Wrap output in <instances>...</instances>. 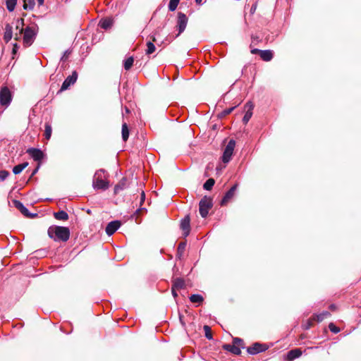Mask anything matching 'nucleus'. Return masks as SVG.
Masks as SVG:
<instances>
[{
	"mask_svg": "<svg viewBox=\"0 0 361 361\" xmlns=\"http://www.w3.org/2000/svg\"><path fill=\"white\" fill-rule=\"evenodd\" d=\"M48 235L54 241L66 242L70 238V230L68 227L51 226L48 228Z\"/></svg>",
	"mask_w": 361,
	"mask_h": 361,
	"instance_id": "nucleus-1",
	"label": "nucleus"
},
{
	"mask_svg": "<svg viewBox=\"0 0 361 361\" xmlns=\"http://www.w3.org/2000/svg\"><path fill=\"white\" fill-rule=\"evenodd\" d=\"M38 26L36 23H32L25 28L23 41L25 47H30L35 41L38 32Z\"/></svg>",
	"mask_w": 361,
	"mask_h": 361,
	"instance_id": "nucleus-2",
	"label": "nucleus"
},
{
	"mask_svg": "<svg viewBox=\"0 0 361 361\" xmlns=\"http://www.w3.org/2000/svg\"><path fill=\"white\" fill-rule=\"evenodd\" d=\"M104 169H99L94 175L92 180V187L94 190H105L109 188V182L102 177V173H104Z\"/></svg>",
	"mask_w": 361,
	"mask_h": 361,
	"instance_id": "nucleus-3",
	"label": "nucleus"
},
{
	"mask_svg": "<svg viewBox=\"0 0 361 361\" xmlns=\"http://www.w3.org/2000/svg\"><path fill=\"white\" fill-rule=\"evenodd\" d=\"M212 206L213 203L212 199L206 196L204 197L199 203V211L201 216L203 218L207 217Z\"/></svg>",
	"mask_w": 361,
	"mask_h": 361,
	"instance_id": "nucleus-4",
	"label": "nucleus"
},
{
	"mask_svg": "<svg viewBox=\"0 0 361 361\" xmlns=\"http://www.w3.org/2000/svg\"><path fill=\"white\" fill-rule=\"evenodd\" d=\"M235 146V142L234 140H231L227 145L226 146L223 156H222V161L224 163H228L230 161L231 157L233 155L234 148Z\"/></svg>",
	"mask_w": 361,
	"mask_h": 361,
	"instance_id": "nucleus-5",
	"label": "nucleus"
},
{
	"mask_svg": "<svg viewBox=\"0 0 361 361\" xmlns=\"http://www.w3.org/2000/svg\"><path fill=\"white\" fill-rule=\"evenodd\" d=\"M12 100L11 92L7 87H4L0 91V103L2 106H8Z\"/></svg>",
	"mask_w": 361,
	"mask_h": 361,
	"instance_id": "nucleus-6",
	"label": "nucleus"
},
{
	"mask_svg": "<svg viewBox=\"0 0 361 361\" xmlns=\"http://www.w3.org/2000/svg\"><path fill=\"white\" fill-rule=\"evenodd\" d=\"M77 79L78 73L74 71L71 75L68 76L65 79L58 93L67 90L71 85H73L76 82Z\"/></svg>",
	"mask_w": 361,
	"mask_h": 361,
	"instance_id": "nucleus-7",
	"label": "nucleus"
},
{
	"mask_svg": "<svg viewBox=\"0 0 361 361\" xmlns=\"http://www.w3.org/2000/svg\"><path fill=\"white\" fill-rule=\"evenodd\" d=\"M187 23H188V18L185 16V14H184L181 12H179L178 13L177 25H176V27H178V35L182 33L185 30V29L187 26Z\"/></svg>",
	"mask_w": 361,
	"mask_h": 361,
	"instance_id": "nucleus-8",
	"label": "nucleus"
},
{
	"mask_svg": "<svg viewBox=\"0 0 361 361\" xmlns=\"http://www.w3.org/2000/svg\"><path fill=\"white\" fill-rule=\"evenodd\" d=\"M267 347L264 344L255 343L252 345L247 349V352L250 355H256L257 353L265 351Z\"/></svg>",
	"mask_w": 361,
	"mask_h": 361,
	"instance_id": "nucleus-9",
	"label": "nucleus"
},
{
	"mask_svg": "<svg viewBox=\"0 0 361 361\" xmlns=\"http://www.w3.org/2000/svg\"><path fill=\"white\" fill-rule=\"evenodd\" d=\"M13 204L26 217L33 218L37 216V214L30 213L23 204L18 200H14Z\"/></svg>",
	"mask_w": 361,
	"mask_h": 361,
	"instance_id": "nucleus-10",
	"label": "nucleus"
},
{
	"mask_svg": "<svg viewBox=\"0 0 361 361\" xmlns=\"http://www.w3.org/2000/svg\"><path fill=\"white\" fill-rule=\"evenodd\" d=\"M190 219L189 215L185 216L180 222V228L183 231L184 237H187L190 234Z\"/></svg>",
	"mask_w": 361,
	"mask_h": 361,
	"instance_id": "nucleus-11",
	"label": "nucleus"
},
{
	"mask_svg": "<svg viewBox=\"0 0 361 361\" xmlns=\"http://www.w3.org/2000/svg\"><path fill=\"white\" fill-rule=\"evenodd\" d=\"M27 153L35 160L41 161L43 159L44 154L42 150L37 148H29L27 149Z\"/></svg>",
	"mask_w": 361,
	"mask_h": 361,
	"instance_id": "nucleus-12",
	"label": "nucleus"
},
{
	"mask_svg": "<svg viewBox=\"0 0 361 361\" xmlns=\"http://www.w3.org/2000/svg\"><path fill=\"white\" fill-rule=\"evenodd\" d=\"M121 224L119 221H113L109 222L106 227V233L108 235H113L121 226Z\"/></svg>",
	"mask_w": 361,
	"mask_h": 361,
	"instance_id": "nucleus-13",
	"label": "nucleus"
},
{
	"mask_svg": "<svg viewBox=\"0 0 361 361\" xmlns=\"http://www.w3.org/2000/svg\"><path fill=\"white\" fill-rule=\"evenodd\" d=\"M301 355V350L295 348L288 352L286 354V360L288 361H293V360L298 358Z\"/></svg>",
	"mask_w": 361,
	"mask_h": 361,
	"instance_id": "nucleus-14",
	"label": "nucleus"
},
{
	"mask_svg": "<svg viewBox=\"0 0 361 361\" xmlns=\"http://www.w3.org/2000/svg\"><path fill=\"white\" fill-rule=\"evenodd\" d=\"M237 189V185H234L231 189L225 194L224 197L221 200V204L227 203L233 196Z\"/></svg>",
	"mask_w": 361,
	"mask_h": 361,
	"instance_id": "nucleus-15",
	"label": "nucleus"
},
{
	"mask_svg": "<svg viewBox=\"0 0 361 361\" xmlns=\"http://www.w3.org/2000/svg\"><path fill=\"white\" fill-rule=\"evenodd\" d=\"M16 29L19 30V36L16 34V39L18 40L19 37H21V35L25 30L24 28V19L23 18H18L16 21Z\"/></svg>",
	"mask_w": 361,
	"mask_h": 361,
	"instance_id": "nucleus-16",
	"label": "nucleus"
},
{
	"mask_svg": "<svg viewBox=\"0 0 361 361\" xmlns=\"http://www.w3.org/2000/svg\"><path fill=\"white\" fill-rule=\"evenodd\" d=\"M13 37V27L9 24L5 25V32L4 39L6 42H8Z\"/></svg>",
	"mask_w": 361,
	"mask_h": 361,
	"instance_id": "nucleus-17",
	"label": "nucleus"
},
{
	"mask_svg": "<svg viewBox=\"0 0 361 361\" xmlns=\"http://www.w3.org/2000/svg\"><path fill=\"white\" fill-rule=\"evenodd\" d=\"M224 349L232 353L234 355H239L241 353L240 348L235 345L226 344L224 345Z\"/></svg>",
	"mask_w": 361,
	"mask_h": 361,
	"instance_id": "nucleus-18",
	"label": "nucleus"
},
{
	"mask_svg": "<svg viewBox=\"0 0 361 361\" xmlns=\"http://www.w3.org/2000/svg\"><path fill=\"white\" fill-rule=\"evenodd\" d=\"M52 133L51 123L50 120L46 121L44 123V137L48 140L50 139Z\"/></svg>",
	"mask_w": 361,
	"mask_h": 361,
	"instance_id": "nucleus-19",
	"label": "nucleus"
},
{
	"mask_svg": "<svg viewBox=\"0 0 361 361\" xmlns=\"http://www.w3.org/2000/svg\"><path fill=\"white\" fill-rule=\"evenodd\" d=\"M260 57L264 61H269L273 58V52L271 50L260 51Z\"/></svg>",
	"mask_w": 361,
	"mask_h": 361,
	"instance_id": "nucleus-20",
	"label": "nucleus"
},
{
	"mask_svg": "<svg viewBox=\"0 0 361 361\" xmlns=\"http://www.w3.org/2000/svg\"><path fill=\"white\" fill-rule=\"evenodd\" d=\"M121 134L122 140L124 142L127 141L129 137V128L127 123L124 121L122 123Z\"/></svg>",
	"mask_w": 361,
	"mask_h": 361,
	"instance_id": "nucleus-21",
	"label": "nucleus"
},
{
	"mask_svg": "<svg viewBox=\"0 0 361 361\" xmlns=\"http://www.w3.org/2000/svg\"><path fill=\"white\" fill-rule=\"evenodd\" d=\"M54 216L57 220L66 221L68 219V214L66 212L61 210L54 214Z\"/></svg>",
	"mask_w": 361,
	"mask_h": 361,
	"instance_id": "nucleus-22",
	"label": "nucleus"
},
{
	"mask_svg": "<svg viewBox=\"0 0 361 361\" xmlns=\"http://www.w3.org/2000/svg\"><path fill=\"white\" fill-rule=\"evenodd\" d=\"M112 24H113L112 20H111L109 18H104V19H102L99 21V25L102 28H103L104 30H107L111 27Z\"/></svg>",
	"mask_w": 361,
	"mask_h": 361,
	"instance_id": "nucleus-23",
	"label": "nucleus"
},
{
	"mask_svg": "<svg viewBox=\"0 0 361 361\" xmlns=\"http://www.w3.org/2000/svg\"><path fill=\"white\" fill-rule=\"evenodd\" d=\"M28 166L27 162H24L23 164H18L13 168V172L14 174H19L22 172L23 169H25Z\"/></svg>",
	"mask_w": 361,
	"mask_h": 361,
	"instance_id": "nucleus-24",
	"label": "nucleus"
},
{
	"mask_svg": "<svg viewBox=\"0 0 361 361\" xmlns=\"http://www.w3.org/2000/svg\"><path fill=\"white\" fill-rule=\"evenodd\" d=\"M185 286V281L183 279L177 278L173 282L172 287L175 288L176 289H181L183 288Z\"/></svg>",
	"mask_w": 361,
	"mask_h": 361,
	"instance_id": "nucleus-25",
	"label": "nucleus"
},
{
	"mask_svg": "<svg viewBox=\"0 0 361 361\" xmlns=\"http://www.w3.org/2000/svg\"><path fill=\"white\" fill-rule=\"evenodd\" d=\"M329 316L330 313L328 311H324L323 312L319 314L314 315L313 319L317 320V322H319L323 321L324 319L327 318Z\"/></svg>",
	"mask_w": 361,
	"mask_h": 361,
	"instance_id": "nucleus-26",
	"label": "nucleus"
},
{
	"mask_svg": "<svg viewBox=\"0 0 361 361\" xmlns=\"http://www.w3.org/2000/svg\"><path fill=\"white\" fill-rule=\"evenodd\" d=\"M186 247V242H181L179 243L177 249V257L180 259L183 256Z\"/></svg>",
	"mask_w": 361,
	"mask_h": 361,
	"instance_id": "nucleus-27",
	"label": "nucleus"
},
{
	"mask_svg": "<svg viewBox=\"0 0 361 361\" xmlns=\"http://www.w3.org/2000/svg\"><path fill=\"white\" fill-rule=\"evenodd\" d=\"M190 300L192 303H201L204 298L200 294H192L190 296Z\"/></svg>",
	"mask_w": 361,
	"mask_h": 361,
	"instance_id": "nucleus-28",
	"label": "nucleus"
},
{
	"mask_svg": "<svg viewBox=\"0 0 361 361\" xmlns=\"http://www.w3.org/2000/svg\"><path fill=\"white\" fill-rule=\"evenodd\" d=\"M133 62H134V58L133 56H130V57L127 58L126 60H124L123 67H124L125 70H126V71L130 70L133 65Z\"/></svg>",
	"mask_w": 361,
	"mask_h": 361,
	"instance_id": "nucleus-29",
	"label": "nucleus"
},
{
	"mask_svg": "<svg viewBox=\"0 0 361 361\" xmlns=\"http://www.w3.org/2000/svg\"><path fill=\"white\" fill-rule=\"evenodd\" d=\"M146 46H147V49L145 50V54L147 55L152 54V53H154L155 51L156 47L152 42L148 41L146 44Z\"/></svg>",
	"mask_w": 361,
	"mask_h": 361,
	"instance_id": "nucleus-30",
	"label": "nucleus"
},
{
	"mask_svg": "<svg viewBox=\"0 0 361 361\" xmlns=\"http://www.w3.org/2000/svg\"><path fill=\"white\" fill-rule=\"evenodd\" d=\"M35 5V0H24L23 8L25 10H32Z\"/></svg>",
	"mask_w": 361,
	"mask_h": 361,
	"instance_id": "nucleus-31",
	"label": "nucleus"
},
{
	"mask_svg": "<svg viewBox=\"0 0 361 361\" xmlns=\"http://www.w3.org/2000/svg\"><path fill=\"white\" fill-rule=\"evenodd\" d=\"M16 4L17 0H6V8L10 12L15 9Z\"/></svg>",
	"mask_w": 361,
	"mask_h": 361,
	"instance_id": "nucleus-32",
	"label": "nucleus"
},
{
	"mask_svg": "<svg viewBox=\"0 0 361 361\" xmlns=\"http://www.w3.org/2000/svg\"><path fill=\"white\" fill-rule=\"evenodd\" d=\"M215 181L213 178H209L203 185V188L206 190H210L214 186Z\"/></svg>",
	"mask_w": 361,
	"mask_h": 361,
	"instance_id": "nucleus-33",
	"label": "nucleus"
},
{
	"mask_svg": "<svg viewBox=\"0 0 361 361\" xmlns=\"http://www.w3.org/2000/svg\"><path fill=\"white\" fill-rule=\"evenodd\" d=\"M180 2V0H170L169 4V10L170 11H174Z\"/></svg>",
	"mask_w": 361,
	"mask_h": 361,
	"instance_id": "nucleus-34",
	"label": "nucleus"
},
{
	"mask_svg": "<svg viewBox=\"0 0 361 361\" xmlns=\"http://www.w3.org/2000/svg\"><path fill=\"white\" fill-rule=\"evenodd\" d=\"M126 186V179H123L121 181L119 182L118 184H117L114 188L115 193L118 192L120 190H122L124 189Z\"/></svg>",
	"mask_w": 361,
	"mask_h": 361,
	"instance_id": "nucleus-35",
	"label": "nucleus"
},
{
	"mask_svg": "<svg viewBox=\"0 0 361 361\" xmlns=\"http://www.w3.org/2000/svg\"><path fill=\"white\" fill-rule=\"evenodd\" d=\"M254 109V104L251 102L246 103L244 107V113H252Z\"/></svg>",
	"mask_w": 361,
	"mask_h": 361,
	"instance_id": "nucleus-36",
	"label": "nucleus"
},
{
	"mask_svg": "<svg viewBox=\"0 0 361 361\" xmlns=\"http://www.w3.org/2000/svg\"><path fill=\"white\" fill-rule=\"evenodd\" d=\"M204 330L205 334V337L209 340L212 339V334L211 331V328L209 326H204Z\"/></svg>",
	"mask_w": 361,
	"mask_h": 361,
	"instance_id": "nucleus-37",
	"label": "nucleus"
},
{
	"mask_svg": "<svg viewBox=\"0 0 361 361\" xmlns=\"http://www.w3.org/2000/svg\"><path fill=\"white\" fill-rule=\"evenodd\" d=\"M329 330L334 333V334H337L340 331V329L338 327H337L333 323H330L329 324Z\"/></svg>",
	"mask_w": 361,
	"mask_h": 361,
	"instance_id": "nucleus-38",
	"label": "nucleus"
},
{
	"mask_svg": "<svg viewBox=\"0 0 361 361\" xmlns=\"http://www.w3.org/2000/svg\"><path fill=\"white\" fill-rule=\"evenodd\" d=\"M8 175H9L8 171H7L6 170L0 171V179L1 180H4L5 179H6V178L8 176Z\"/></svg>",
	"mask_w": 361,
	"mask_h": 361,
	"instance_id": "nucleus-39",
	"label": "nucleus"
},
{
	"mask_svg": "<svg viewBox=\"0 0 361 361\" xmlns=\"http://www.w3.org/2000/svg\"><path fill=\"white\" fill-rule=\"evenodd\" d=\"M313 321H314L313 318L308 319L306 324H304V329H309L312 326Z\"/></svg>",
	"mask_w": 361,
	"mask_h": 361,
	"instance_id": "nucleus-40",
	"label": "nucleus"
},
{
	"mask_svg": "<svg viewBox=\"0 0 361 361\" xmlns=\"http://www.w3.org/2000/svg\"><path fill=\"white\" fill-rule=\"evenodd\" d=\"M233 343L235 345H240L243 343V341L240 338H234Z\"/></svg>",
	"mask_w": 361,
	"mask_h": 361,
	"instance_id": "nucleus-41",
	"label": "nucleus"
},
{
	"mask_svg": "<svg viewBox=\"0 0 361 361\" xmlns=\"http://www.w3.org/2000/svg\"><path fill=\"white\" fill-rule=\"evenodd\" d=\"M252 114H245L244 115V117L243 118V121L245 124H246L249 121L250 119L251 118V116H252Z\"/></svg>",
	"mask_w": 361,
	"mask_h": 361,
	"instance_id": "nucleus-42",
	"label": "nucleus"
},
{
	"mask_svg": "<svg viewBox=\"0 0 361 361\" xmlns=\"http://www.w3.org/2000/svg\"><path fill=\"white\" fill-rule=\"evenodd\" d=\"M145 200V194L144 191H142L141 195H140V206L144 203Z\"/></svg>",
	"mask_w": 361,
	"mask_h": 361,
	"instance_id": "nucleus-43",
	"label": "nucleus"
},
{
	"mask_svg": "<svg viewBox=\"0 0 361 361\" xmlns=\"http://www.w3.org/2000/svg\"><path fill=\"white\" fill-rule=\"evenodd\" d=\"M235 108V106L223 110L221 113H226V114L231 113L234 110Z\"/></svg>",
	"mask_w": 361,
	"mask_h": 361,
	"instance_id": "nucleus-44",
	"label": "nucleus"
},
{
	"mask_svg": "<svg viewBox=\"0 0 361 361\" xmlns=\"http://www.w3.org/2000/svg\"><path fill=\"white\" fill-rule=\"evenodd\" d=\"M70 54V51H66L63 54V56L61 57V60H66L68 56Z\"/></svg>",
	"mask_w": 361,
	"mask_h": 361,
	"instance_id": "nucleus-45",
	"label": "nucleus"
},
{
	"mask_svg": "<svg viewBox=\"0 0 361 361\" xmlns=\"http://www.w3.org/2000/svg\"><path fill=\"white\" fill-rule=\"evenodd\" d=\"M256 9H257V4L255 3V4H254L252 6V7H251V8H250V13H251L252 14H253V13L255 12Z\"/></svg>",
	"mask_w": 361,
	"mask_h": 361,
	"instance_id": "nucleus-46",
	"label": "nucleus"
},
{
	"mask_svg": "<svg viewBox=\"0 0 361 361\" xmlns=\"http://www.w3.org/2000/svg\"><path fill=\"white\" fill-rule=\"evenodd\" d=\"M176 290H177V289H176L175 288L172 287V290H171V291H172V295H173V296L175 298L178 296V293H177V292H176Z\"/></svg>",
	"mask_w": 361,
	"mask_h": 361,
	"instance_id": "nucleus-47",
	"label": "nucleus"
},
{
	"mask_svg": "<svg viewBox=\"0 0 361 361\" xmlns=\"http://www.w3.org/2000/svg\"><path fill=\"white\" fill-rule=\"evenodd\" d=\"M260 51H261V50H259V49H252V50L251 51V52H252V54H257V53H259V54H260Z\"/></svg>",
	"mask_w": 361,
	"mask_h": 361,
	"instance_id": "nucleus-48",
	"label": "nucleus"
},
{
	"mask_svg": "<svg viewBox=\"0 0 361 361\" xmlns=\"http://www.w3.org/2000/svg\"><path fill=\"white\" fill-rule=\"evenodd\" d=\"M39 6H42L44 4V0H37Z\"/></svg>",
	"mask_w": 361,
	"mask_h": 361,
	"instance_id": "nucleus-49",
	"label": "nucleus"
},
{
	"mask_svg": "<svg viewBox=\"0 0 361 361\" xmlns=\"http://www.w3.org/2000/svg\"><path fill=\"white\" fill-rule=\"evenodd\" d=\"M39 166H37L32 173L31 176H34L38 171Z\"/></svg>",
	"mask_w": 361,
	"mask_h": 361,
	"instance_id": "nucleus-50",
	"label": "nucleus"
},
{
	"mask_svg": "<svg viewBox=\"0 0 361 361\" xmlns=\"http://www.w3.org/2000/svg\"><path fill=\"white\" fill-rule=\"evenodd\" d=\"M329 308H330L331 310H334L336 309V306H335L334 305H331L329 306Z\"/></svg>",
	"mask_w": 361,
	"mask_h": 361,
	"instance_id": "nucleus-51",
	"label": "nucleus"
},
{
	"mask_svg": "<svg viewBox=\"0 0 361 361\" xmlns=\"http://www.w3.org/2000/svg\"><path fill=\"white\" fill-rule=\"evenodd\" d=\"M202 0H195V2H196V4H202Z\"/></svg>",
	"mask_w": 361,
	"mask_h": 361,
	"instance_id": "nucleus-52",
	"label": "nucleus"
},
{
	"mask_svg": "<svg viewBox=\"0 0 361 361\" xmlns=\"http://www.w3.org/2000/svg\"><path fill=\"white\" fill-rule=\"evenodd\" d=\"M219 115L220 116H219V118H223L224 116H226V114H219Z\"/></svg>",
	"mask_w": 361,
	"mask_h": 361,
	"instance_id": "nucleus-53",
	"label": "nucleus"
},
{
	"mask_svg": "<svg viewBox=\"0 0 361 361\" xmlns=\"http://www.w3.org/2000/svg\"><path fill=\"white\" fill-rule=\"evenodd\" d=\"M126 113H130V111L128 110V109H126Z\"/></svg>",
	"mask_w": 361,
	"mask_h": 361,
	"instance_id": "nucleus-54",
	"label": "nucleus"
},
{
	"mask_svg": "<svg viewBox=\"0 0 361 361\" xmlns=\"http://www.w3.org/2000/svg\"><path fill=\"white\" fill-rule=\"evenodd\" d=\"M17 47L16 44H15L14 48L13 49V51H15V48Z\"/></svg>",
	"mask_w": 361,
	"mask_h": 361,
	"instance_id": "nucleus-55",
	"label": "nucleus"
},
{
	"mask_svg": "<svg viewBox=\"0 0 361 361\" xmlns=\"http://www.w3.org/2000/svg\"><path fill=\"white\" fill-rule=\"evenodd\" d=\"M156 39H155V37H153V39H152V41L154 42Z\"/></svg>",
	"mask_w": 361,
	"mask_h": 361,
	"instance_id": "nucleus-56",
	"label": "nucleus"
}]
</instances>
